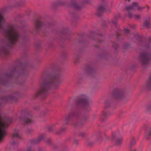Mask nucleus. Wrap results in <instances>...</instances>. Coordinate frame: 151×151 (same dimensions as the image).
Returning a JSON list of instances; mask_svg holds the SVG:
<instances>
[{"instance_id":"nucleus-45","label":"nucleus","mask_w":151,"mask_h":151,"mask_svg":"<svg viewBox=\"0 0 151 151\" xmlns=\"http://www.w3.org/2000/svg\"><path fill=\"white\" fill-rule=\"evenodd\" d=\"M125 1L126 2L127 1H128V2H129L130 1V0H125Z\"/></svg>"},{"instance_id":"nucleus-26","label":"nucleus","mask_w":151,"mask_h":151,"mask_svg":"<svg viewBox=\"0 0 151 151\" xmlns=\"http://www.w3.org/2000/svg\"><path fill=\"white\" fill-rule=\"evenodd\" d=\"M110 103L111 101L109 100L106 101L105 103V108H106L109 107L110 106Z\"/></svg>"},{"instance_id":"nucleus-44","label":"nucleus","mask_w":151,"mask_h":151,"mask_svg":"<svg viewBox=\"0 0 151 151\" xmlns=\"http://www.w3.org/2000/svg\"><path fill=\"white\" fill-rule=\"evenodd\" d=\"M115 44V45H116V47H115V49H116V48H117V47H118V46L117 45H116V44Z\"/></svg>"},{"instance_id":"nucleus-37","label":"nucleus","mask_w":151,"mask_h":151,"mask_svg":"<svg viewBox=\"0 0 151 151\" xmlns=\"http://www.w3.org/2000/svg\"><path fill=\"white\" fill-rule=\"evenodd\" d=\"M85 109L86 110L87 109V110L88 111L90 109V107L89 106H86L85 107Z\"/></svg>"},{"instance_id":"nucleus-2","label":"nucleus","mask_w":151,"mask_h":151,"mask_svg":"<svg viewBox=\"0 0 151 151\" xmlns=\"http://www.w3.org/2000/svg\"><path fill=\"white\" fill-rule=\"evenodd\" d=\"M4 21L3 16L0 14V30L3 29L2 33L9 40V44L8 45L0 48V55H7L9 53V47H12V45L17 42L21 37V35L17 30L14 29L13 25L8 24L6 28L4 29L2 26V24Z\"/></svg>"},{"instance_id":"nucleus-28","label":"nucleus","mask_w":151,"mask_h":151,"mask_svg":"<svg viewBox=\"0 0 151 151\" xmlns=\"http://www.w3.org/2000/svg\"><path fill=\"white\" fill-rule=\"evenodd\" d=\"M79 136L82 138H84L86 137V134L83 132H80L78 134Z\"/></svg>"},{"instance_id":"nucleus-40","label":"nucleus","mask_w":151,"mask_h":151,"mask_svg":"<svg viewBox=\"0 0 151 151\" xmlns=\"http://www.w3.org/2000/svg\"><path fill=\"white\" fill-rule=\"evenodd\" d=\"M28 40V37H25L23 39V40L24 41H27Z\"/></svg>"},{"instance_id":"nucleus-39","label":"nucleus","mask_w":151,"mask_h":151,"mask_svg":"<svg viewBox=\"0 0 151 151\" xmlns=\"http://www.w3.org/2000/svg\"><path fill=\"white\" fill-rule=\"evenodd\" d=\"M124 32L125 33L128 34L129 32V30L128 29H125L124 30Z\"/></svg>"},{"instance_id":"nucleus-23","label":"nucleus","mask_w":151,"mask_h":151,"mask_svg":"<svg viewBox=\"0 0 151 151\" xmlns=\"http://www.w3.org/2000/svg\"><path fill=\"white\" fill-rule=\"evenodd\" d=\"M65 128H60L59 131L56 133V134H60L63 133V132H64L65 131Z\"/></svg>"},{"instance_id":"nucleus-27","label":"nucleus","mask_w":151,"mask_h":151,"mask_svg":"<svg viewBox=\"0 0 151 151\" xmlns=\"http://www.w3.org/2000/svg\"><path fill=\"white\" fill-rule=\"evenodd\" d=\"M144 25L147 28H149L150 26V22L149 21H145L144 23Z\"/></svg>"},{"instance_id":"nucleus-46","label":"nucleus","mask_w":151,"mask_h":151,"mask_svg":"<svg viewBox=\"0 0 151 151\" xmlns=\"http://www.w3.org/2000/svg\"><path fill=\"white\" fill-rule=\"evenodd\" d=\"M146 7H147V9L148 10L149 9V7L148 6H147Z\"/></svg>"},{"instance_id":"nucleus-20","label":"nucleus","mask_w":151,"mask_h":151,"mask_svg":"<svg viewBox=\"0 0 151 151\" xmlns=\"http://www.w3.org/2000/svg\"><path fill=\"white\" fill-rule=\"evenodd\" d=\"M107 116V114L106 112H104L101 116V119L103 121L105 120Z\"/></svg>"},{"instance_id":"nucleus-38","label":"nucleus","mask_w":151,"mask_h":151,"mask_svg":"<svg viewBox=\"0 0 151 151\" xmlns=\"http://www.w3.org/2000/svg\"><path fill=\"white\" fill-rule=\"evenodd\" d=\"M147 110L148 111H151V106L149 105L147 106Z\"/></svg>"},{"instance_id":"nucleus-13","label":"nucleus","mask_w":151,"mask_h":151,"mask_svg":"<svg viewBox=\"0 0 151 151\" xmlns=\"http://www.w3.org/2000/svg\"><path fill=\"white\" fill-rule=\"evenodd\" d=\"M44 136L43 135H40L37 139H33L32 140V143L34 144H38L44 138Z\"/></svg>"},{"instance_id":"nucleus-41","label":"nucleus","mask_w":151,"mask_h":151,"mask_svg":"<svg viewBox=\"0 0 151 151\" xmlns=\"http://www.w3.org/2000/svg\"><path fill=\"white\" fill-rule=\"evenodd\" d=\"M33 132L32 130H30V129H29L27 130V132L29 134H30L31 132Z\"/></svg>"},{"instance_id":"nucleus-32","label":"nucleus","mask_w":151,"mask_h":151,"mask_svg":"<svg viewBox=\"0 0 151 151\" xmlns=\"http://www.w3.org/2000/svg\"><path fill=\"white\" fill-rule=\"evenodd\" d=\"M25 151H33L30 147H27L25 149Z\"/></svg>"},{"instance_id":"nucleus-21","label":"nucleus","mask_w":151,"mask_h":151,"mask_svg":"<svg viewBox=\"0 0 151 151\" xmlns=\"http://www.w3.org/2000/svg\"><path fill=\"white\" fill-rule=\"evenodd\" d=\"M11 147L14 148L15 147H17L18 145V143L17 142L13 141L11 143Z\"/></svg>"},{"instance_id":"nucleus-4","label":"nucleus","mask_w":151,"mask_h":151,"mask_svg":"<svg viewBox=\"0 0 151 151\" xmlns=\"http://www.w3.org/2000/svg\"><path fill=\"white\" fill-rule=\"evenodd\" d=\"M145 7H142L139 6V4L137 2H134L132 5L126 6L125 10L128 13V17L130 18L132 17V15L130 11L134 10H137L139 11H142L145 8Z\"/></svg>"},{"instance_id":"nucleus-29","label":"nucleus","mask_w":151,"mask_h":151,"mask_svg":"<svg viewBox=\"0 0 151 151\" xmlns=\"http://www.w3.org/2000/svg\"><path fill=\"white\" fill-rule=\"evenodd\" d=\"M111 23L114 24L115 26H116L117 24V22L115 19H114L111 20Z\"/></svg>"},{"instance_id":"nucleus-10","label":"nucleus","mask_w":151,"mask_h":151,"mask_svg":"<svg viewBox=\"0 0 151 151\" xmlns=\"http://www.w3.org/2000/svg\"><path fill=\"white\" fill-rule=\"evenodd\" d=\"M19 120L23 124H31L33 122L32 119L28 116L24 118L20 117Z\"/></svg>"},{"instance_id":"nucleus-12","label":"nucleus","mask_w":151,"mask_h":151,"mask_svg":"<svg viewBox=\"0 0 151 151\" xmlns=\"http://www.w3.org/2000/svg\"><path fill=\"white\" fill-rule=\"evenodd\" d=\"M145 88L148 90L151 89V75L149 76L145 86Z\"/></svg>"},{"instance_id":"nucleus-17","label":"nucleus","mask_w":151,"mask_h":151,"mask_svg":"<svg viewBox=\"0 0 151 151\" xmlns=\"http://www.w3.org/2000/svg\"><path fill=\"white\" fill-rule=\"evenodd\" d=\"M71 5L77 10H80L81 7L78 6L75 1L72 2L71 3Z\"/></svg>"},{"instance_id":"nucleus-3","label":"nucleus","mask_w":151,"mask_h":151,"mask_svg":"<svg viewBox=\"0 0 151 151\" xmlns=\"http://www.w3.org/2000/svg\"><path fill=\"white\" fill-rule=\"evenodd\" d=\"M81 112L78 109H73L66 117L64 121L65 124H68L70 120L73 118L75 119V121L72 124L74 127L79 128L82 127L86 121L87 117H81Z\"/></svg>"},{"instance_id":"nucleus-25","label":"nucleus","mask_w":151,"mask_h":151,"mask_svg":"<svg viewBox=\"0 0 151 151\" xmlns=\"http://www.w3.org/2000/svg\"><path fill=\"white\" fill-rule=\"evenodd\" d=\"M24 4V1H21L19 3L16 4L15 6H22Z\"/></svg>"},{"instance_id":"nucleus-1","label":"nucleus","mask_w":151,"mask_h":151,"mask_svg":"<svg viewBox=\"0 0 151 151\" xmlns=\"http://www.w3.org/2000/svg\"><path fill=\"white\" fill-rule=\"evenodd\" d=\"M59 78L58 75L54 74L48 70H45L42 73L40 83V88L35 93V96H44L54 83L53 88L57 89L59 88L62 83Z\"/></svg>"},{"instance_id":"nucleus-14","label":"nucleus","mask_w":151,"mask_h":151,"mask_svg":"<svg viewBox=\"0 0 151 151\" xmlns=\"http://www.w3.org/2000/svg\"><path fill=\"white\" fill-rule=\"evenodd\" d=\"M112 137L113 140L114 141L122 137L121 136L120 133L119 132H117L112 134Z\"/></svg>"},{"instance_id":"nucleus-16","label":"nucleus","mask_w":151,"mask_h":151,"mask_svg":"<svg viewBox=\"0 0 151 151\" xmlns=\"http://www.w3.org/2000/svg\"><path fill=\"white\" fill-rule=\"evenodd\" d=\"M103 140V138L101 136V133L99 132L98 134V137H96V141L99 143L101 142Z\"/></svg>"},{"instance_id":"nucleus-36","label":"nucleus","mask_w":151,"mask_h":151,"mask_svg":"<svg viewBox=\"0 0 151 151\" xmlns=\"http://www.w3.org/2000/svg\"><path fill=\"white\" fill-rule=\"evenodd\" d=\"M87 144L89 146H91L93 144V142H87Z\"/></svg>"},{"instance_id":"nucleus-6","label":"nucleus","mask_w":151,"mask_h":151,"mask_svg":"<svg viewBox=\"0 0 151 151\" xmlns=\"http://www.w3.org/2000/svg\"><path fill=\"white\" fill-rule=\"evenodd\" d=\"M151 60V54L146 52H142L141 53L139 57V60L143 65L148 63Z\"/></svg>"},{"instance_id":"nucleus-35","label":"nucleus","mask_w":151,"mask_h":151,"mask_svg":"<svg viewBox=\"0 0 151 151\" xmlns=\"http://www.w3.org/2000/svg\"><path fill=\"white\" fill-rule=\"evenodd\" d=\"M79 57L78 56H76L74 60L75 62H76L79 59Z\"/></svg>"},{"instance_id":"nucleus-15","label":"nucleus","mask_w":151,"mask_h":151,"mask_svg":"<svg viewBox=\"0 0 151 151\" xmlns=\"http://www.w3.org/2000/svg\"><path fill=\"white\" fill-rule=\"evenodd\" d=\"M44 25V24L40 20H37L36 21L35 26L36 29H40Z\"/></svg>"},{"instance_id":"nucleus-8","label":"nucleus","mask_w":151,"mask_h":151,"mask_svg":"<svg viewBox=\"0 0 151 151\" xmlns=\"http://www.w3.org/2000/svg\"><path fill=\"white\" fill-rule=\"evenodd\" d=\"M107 7V4L106 2H104L103 4L99 6L97 10V15L99 17L101 16L102 13L105 10Z\"/></svg>"},{"instance_id":"nucleus-48","label":"nucleus","mask_w":151,"mask_h":151,"mask_svg":"<svg viewBox=\"0 0 151 151\" xmlns=\"http://www.w3.org/2000/svg\"><path fill=\"white\" fill-rule=\"evenodd\" d=\"M137 37H139V36L138 35H137Z\"/></svg>"},{"instance_id":"nucleus-42","label":"nucleus","mask_w":151,"mask_h":151,"mask_svg":"<svg viewBox=\"0 0 151 151\" xmlns=\"http://www.w3.org/2000/svg\"><path fill=\"white\" fill-rule=\"evenodd\" d=\"M132 151H140L138 150L137 149H134L133 150H132Z\"/></svg>"},{"instance_id":"nucleus-22","label":"nucleus","mask_w":151,"mask_h":151,"mask_svg":"<svg viewBox=\"0 0 151 151\" xmlns=\"http://www.w3.org/2000/svg\"><path fill=\"white\" fill-rule=\"evenodd\" d=\"M140 45H143L146 48L149 47V43H146V42H142V41H141L139 42V44Z\"/></svg>"},{"instance_id":"nucleus-33","label":"nucleus","mask_w":151,"mask_h":151,"mask_svg":"<svg viewBox=\"0 0 151 151\" xmlns=\"http://www.w3.org/2000/svg\"><path fill=\"white\" fill-rule=\"evenodd\" d=\"M46 143L47 144L50 145L51 143V140L50 139H47L46 141Z\"/></svg>"},{"instance_id":"nucleus-47","label":"nucleus","mask_w":151,"mask_h":151,"mask_svg":"<svg viewBox=\"0 0 151 151\" xmlns=\"http://www.w3.org/2000/svg\"><path fill=\"white\" fill-rule=\"evenodd\" d=\"M115 44H114L113 45V46L115 48Z\"/></svg>"},{"instance_id":"nucleus-24","label":"nucleus","mask_w":151,"mask_h":151,"mask_svg":"<svg viewBox=\"0 0 151 151\" xmlns=\"http://www.w3.org/2000/svg\"><path fill=\"white\" fill-rule=\"evenodd\" d=\"M146 137L147 139H151V129L146 135Z\"/></svg>"},{"instance_id":"nucleus-9","label":"nucleus","mask_w":151,"mask_h":151,"mask_svg":"<svg viewBox=\"0 0 151 151\" xmlns=\"http://www.w3.org/2000/svg\"><path fill=\"white\" fill-rule=\"evenodd\" d=\"M125 97L124 92L122 91H119L114 93L113 95L114 98L117 100L123 99Z\"/></svg>"},{"instance_id":"nucleus-7","label":"nucleus","mask_w":151,"mask_h":151,"mask_svg":"<svg viewBox=\"0 0 151 151\" xmlns=\"http://www.w3.org/2000/svg\"><path fill=\"white\" fill-rule=\"evenodd\" d=\"M77 104L78 106L82 104H88L90 100L87 97L84 95L80 96L78 97L76 99Z\"/></svg>"},{"instance_id":"nucleus-19","label":"nucleus","mask_w":151,"mask_h":151,"mask_svg":"<svg viewBox=\"0 0 151 151\" xmlns=\"http://www.w3.org/2000/svg\"><path fill=\"white\" fill-rule=\"evenodd\" d=\"M123 140V138L122 137L120 138L119 139L115 140L114 141L115 142L116 144L117 145H119L121 143Z\"/></svg>"},{"instance_id":"nucleus-18","label":"nucleus","mask_w":151,"mask_h":151,"mask_svg":"<svg viewBox=\"0 0 151 151\" xmlns=\"http://www.w3.org/2000/svg\"><path fill=\"white\" fill-rule=\"evenodd\" d=\"M136 143V141L134 138H132L131 139V141L129 146V148H131Z\"/></svg>"},{"instance_id":"nucleus-34","label":"nucleus","mask_w":151,"mask_h":151,"mask_svg":"<svg viewBox=\"0 0 151 151\" xmlns=\"http://www.w3.org/2000/svg\"><path fill=\"white\" fill-rule=\"evenodd\" d=\"M6 81H5L4 80H0V83L1 84L3 85H5V82Z\"/></svg>"},{"instance_id":"nucleus-31","label":"nucleus","mask_w":151,"mask_h":151,"mask_svg":"<svg viewBox=\"0 0 151 151\" xmlns=\"http://www.w3.org/2000/svg\"><path fill=\"white\" fill-rule=\"evenodd\" d=\"M134 17L135 19L138 20L141 19V16L139 15L135 14L134 16Z\"/></svg>"},{"instance_id":"nucleus-30","label":"nucleus","mask_w":151,"mask_h":151,"mask_svg":"<svg viewBox=\"0 0 151 151\" xmlns=\"http://www.w3.org/2000/svg\"><path fill=\"white\" fill-rule=\"evenodd\" d=\"M73 144L75 146H77L78 145V140L76 139H74V140Z\"/></svg>"},{"instance_id":"nucleus-43","label":"nucleus","mask_w":151,"mask_h":151,"mask_svg":"<svg viewBox=\"0 0 151 151\" xmlns=\"http://www.w3.org/2000/svg\"><path fill=\"white\" fill-rule=\"evenodd\" d=\"M18 151H25V149H21L18 150Z\"/></svg>"},{"instance_id":"nucleus-11","label":"nucleus","mask_w":151,"mask_h":151,"mask_svg":"<svg viewBox=\"0 0 151 151\" xmlns=\"http://www.w3.org/2000/svg\"><path fill=\"white\" fill-rule=\"evenodd\" d=\"M12 137L13 139L17 138L20 139L22 138L21 134L19 130H15L14 132L12 134Z\"/></svg>"},{"instance_id":"nucleus-5","label":"nucleus","mask_w":151,"mask_h":151,"mask_svg":"<svg viewBox=\"0 0 151 151\" xmlns=\"http://www.w3.org/2000/svg\"><path fill=\"white\" fill-rule=\"evenodd\" d=\"M28 73V71L25 69L20 70H17L16 68H14L12 70L10 74H8L6 76V77H12V76L14 75L15 78H17L22 75H25Z\"/></svg>"}]
</instances>
